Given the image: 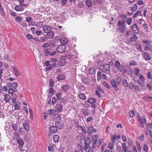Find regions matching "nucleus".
Here are the masks:
<instances>
[{
  "instance_id": "46",
  "label": "nucleus",
  "mask_w": 152,
  "mask_h": 152,
  "mask_svg": "<svg viewBox=\"0 0 152 152\" xmlns=\"http://www.w3.org/2000/svg\"><path fill=\"white\" fill-rule=\"evenodd\" d=\"M83 114L84 115H88L89 114L88 110L86 109H83Z\"/></svg>"
},
{
  "instance_id": "33",
  "label": "nucleus",
  "mask_w": 152,
  "mask_h": 152,
  "mask_svg": "<svg viewBox=\"0 0 152 152\" xmlns=\"http://www.w3.org/2000/svg\"><path fill=\"white\" fill-rule=\"evenodd\" d=\"M103 67L105 70L107 71H109L110 69V65L107 64H104L103 66Z\"/></svg>"
},
{
  "instance_id": "52",
  "label": "nucleus",
  "mask_w": 152,
  "mask_h": 152,
  "mask_svg": "<svg viewBox=\"0 0 152 152\" xmlns=\"http://www.w3.org/2000/svg\"><path fill=\"white\" fill-rule=\"evenodd\" d=\"M4 58L5 60L8 61H10V58L7 54H5L4 56Z\"/></svg>"
},
{
  "instance_id": "18",
  "label": "nucleus",
  "mask_w": 152,
  "mask_h": 152,
  "mask_svg": "<svg viewBox=\"0 0 152 152\" xmlns=\"http://www.w3.org/2000/svg\"><path fill=\"white\" fill-rule=\"evenodd\" d=\"M46 35V37L48 39H51L54 36V33L52 31L48 32Z\"/></svg>"
},
{
  "instance_id": "44",
  "label": "nucleus",
  "mask_w": 152,
  "mask_h": 152,
  "mask_svg": "<svg viewBox=\"0 0 152 152\" xmlns=\"http://www.w3.org/2000/svg\"><path fill=\"white\" fill-rule=\"evenodd\" d=\"M57 61V60L56 58H52L50 61V64H56V62Z\"/></svg>"
},
{
  "instance_id": "38",
  "label": "nucleus",
  "mask_w": 152,
  "mask_h": 152,
  "mask_svg": "<svg viewBox=\"0 0 152 152\" xmlns=\"http://www.w3.org/2000/svg\"><path fill=\"white\" fill-rule=\"evenodd\" d=\"M12 127L13 129L15 132L18 130V126L17 125L13 123L11 124Z\"/></svg>"
},
{
  "instance_id": "51",
  "label": "nucleus",
  "mask_w": 152,
  "mask_h": 152,
  "mask_svg": "<svg viewBox=\"0 0 152 152\" xmlns=\"http://www.w3.org/2000/svg\"><path fill=\"white\" fill-rule=\"evenodd\" d=\"M115 142H110L108 144V147L111 150L114 147V143Z\"/></svg>"
},
{
  "instance_id": "62",
  "label": "nucleus",
  "mask_w": 152,
  "mask_h": 152,
  "mask_svg": "<svg viewBox=\"0 0 152 152\" xmlns=\"http://www.w3.org/2000/svg\"><path fill=\"white\" fill-rule=\"evenodd\" d=\"M50 49H45L44 53L45 55L46 56H47L49 55L50 52Z\"/></svg>"
},
{
  "instance_id": "41",
  "label": "nucleus",
  "mask_w": 152,
  "mask_h": 152,
  "mask_svg": "<svg viewBox=\"0 0 152 152\" xmlns=\"http://www.w3.org/2000/svg\"><path fill=\"white\" fill-rule=\"evenodd\" d=\"M95 72V69L94 67L91 68L89 70V73L91 75H93L94 74Z\"/></svg>"
},
{
  "instance_id": "19",
  "label": "nucleus",
  "mask_w": 152,
  "mask_h": 152,
  "mask_svg": "<svg viewBox=\"0 0 152 152\" xmlns=\"http://www.w3.org/2000/svg\"><path fill=\"white\" fill-rule=\"evenodd\" d=\"M138 39V37L137 35L134 34H132L130 38V41L131 42H135L137 41Z\"/></svg>"
},
{
  "instance_id": "24",
  "label": "nucleus",
  "mask_w": 152,
  "mask_h": 152,
  "mask_svg": "<svg viewBox=\"0 0 152 152\" xmlns=\"http://www.w3.org/2000/svg\"><path fill=\"white\" fill-rule=\"evenodd\" d=\"M15 104L14 105V107L15 108V110H18L20 108V106L21 104L19 102H15Z\"/></svg>"
},
{
  "instance_id": "21",
  "label": "nucleus",
  "mask_w": 152,
  "mask_h": 152,
  "mask_svg": "<svg viewBox=\"0 0 152 152\" xmlns=\"http://www.w3.org/2000/svg\"><path fill=\"white\" fill-rule=\"evenodd\" d=\"M28 121L25 120L24 123L23 124V126L24 128L26 131H28L29 130L28 125Z\"/></svg>"
},
{
  "instance_id": "7",
  "label": "nucleus",
  "mask_w": 152,
  "mask_h": 152,
  "mask_svg": "<svg viewBox=\"0 0 152 152\" xmlns=\"http://www.w3.org/2000/svg\"><path fill=\"white\" fill-rule=\"evenodd\" d=\"M88 133L90 136H92L93 134L95 133V129L93 126L89 127L88 130Z\"/></svg>"
},
{
  "instance_id": "57",
  "label": "nucleus",
  "mask_w": 152,
  "mask_h": 152,
  "mask_svg": "<svg viewBox=\"0 0 152 152\" xmlns=\"http://www.w3.org/2000/svg\"><path fill=\"white\" fill-rule=\"evenodd\" d=\"M141 12L140 11H138L133 16V18H135L138 15H140Z\"/></svg>"
},
{
  "instance_id": "42",
  "label": "nucleus",
  "mask_w": 152,
  "mask_h": 152,
  "mask_svg": "<svg viewBox=\"0 0 152 152\" xmlns=\"http://www.w3.org/2000/svg\"><path fill=\"white\" fill-rule=\"evenodd\" d=\"M14 137L16 138V140H18V139L20 138V136L19 133L17 132H15L13 133Z\"/></svg>"
},
{
  "instance_id": "34",
  "label": "nucleus",
  "mask_w": 152,
  "mask_h": 152,
  "mask_svg": "<svg viewBox=\"0 0 152 152\" xmlns=\"http://www.w3.org/2000/svg\"><path fill=\"white\" fill-rule=\"evenodd\" d=\"M134 74L136 76H139V74L140 72V70L137 68H135L134 69Z\"/></svg>"
},
{
  "instance_id": "39",
  "label": "nucleus",
  "mask_w": 152,
  "mask_h": 152,
  "mask_svg": "<svg viewBox=\"0 0 152 152\" xmlns=\"http://www.w3.org/2000/svg\"><path fill=\"white\" fill-rule=\"evenodd\" d=\"M122 82L124 86L125 87H128V84L127 80L125 79H124L122 80Z\"/></svg>"
},
{
  "instance_id": "5",
  "label": "nucleus",
  "mask_w": 152,
  "mask_h": 152,
  "mask_svg": "<svg viewBox=\"0 0 152 152\" xmlns=\"http://www.w3.org/2000/svg\"><path fill=\"white\" fill-rule=\"evenodd\" d=\"M63 109V106L62 105L60 104H56L55 107L56 112L58 113L61 112Z\"/></svg>"
},
{
  "instance_id": "63",
  "label": "nucleus",
  "mask_w": 152,
  "mask_h": 152,
  "mask_svg": "<svg viewBox=\"0 0 152 152\" xmlns=\"http://www.w3.org/2000/svg\"><path fill=\"white\" fill-rule=\"evenodd\" d=\"M78 7L79 8H82L83 5V4L82 1L79 2L77 4Z\"/></svg>"
},
{
  "instance_id": "26",
  "label": "nucleus",
  "mask_w": 152,
  "mask_h": 152,
  "mask_svg": "<svg viewBox=\"0 0 152 152\" xmlns=\"http://www.w3.org/2000/svg\"><path fill=\"white\" fill-rule=\"evenodd\" d=\"M118 69L123 73H125L126 72V70L125 69V67L124 66H121Z\"/></svg>"
},
{
  "instance_id": "58",
  "label": "nucleus",
  "mask_w": 152,
  "mask_h": 152,
  "mask_svg": "<svg viewBox=\"0 0 152 152\" xmlns=\"http://www.w3.org/2000/svg\"><path fill=\"white\" fill-rule=\"evenodd\" d=\"M103 64L102 62L101 61H97L96 65L99 67H101L102 66Z\"/></svg>"
},
{
  "instance_id": "45",
  "label": "nucleus",
  "mask_w": 152,
  "mask_h": 152,
  "mask_svg": "<svg viewBox=\"0 0 152 152\" xmlns=\"http://www.w3.org/2000/svg\"><path fill=\"white\" fill-rule=\"evenodd\" d=\"M122 146L124 152H126L127 151V148L126 144L125 143H123L122 144Z\"/></svg>"
},
{
  "instance_id": "13",
  "label": "nucleus",
  "mask_w": 152,
  "mask_h": 152,
  "mask_svg": "<svg viewBox=\"0 0 152 152\" xmlns=\"http://www.w3.org/2000/svg\"><path fill=\"white\" fill-rule=\"evenodd\" d=\"M11 67L13 70L15 75L16 76L18 77L20 75V72L16 67L14 66H11Z\"/></svg>"
},
{
  "instance_id": "2",
  "label": "nucleus",
  "mask_w": 152,
  "mask_h": 152,
  "mask_svg": "<svg viewBox=\"0 0 152 152\" xmlns=\"http://www.w3.org/2000/svg\"><path fill=\"white\" fill-rule=\"evenodd\" d=\"M57 50L58 53H62L66 50V47L63 45H59L57 47Z\"/></svg>"
},
{
  "instance_id": "56",
  "label": "nucleus",
  "mask_w": 152,
  "mask_h": 152,
  "mask_svg": "<svg viewBox=\"0 0 152 152\" xmlns=\"http://www.w3.org/2000/svg\"><path fill=\"white\" fill-rule=\"evenodd\" d=\"M15 1H18L19 2V4L20 5H21L23 6H26V5L24 4H23V3L24 1V0H15Z\"/></svg>"
},
{
  "instance_id": "11",
  "label": "nucleus",
  "mask_w": 152,
  "mask_h": 152,
  "mask_svg": "<svg viewBox=\"0 0 152 152\" xmlns=\"http://www.w3.org/2000/svg\"><path fill=\"white\" fill-rule=\"evenodd\" d=\"M23 6L21 5H16L14 9L17 12L22 11L24 10Z\"/></svg>"
},
{
  "instance_id": "35",
  "label": "nucleus",
  "mask_w": 152,
  "mask_h": 152,
  "mask_svg": "<svg viewBox=\"0 0 152 152\" xmlns=\"http://www.w3.org/2000/svg\"><path fill=\"white\" fill-rule=\"evenodd\" d=\"M110 82L112 86L114 87L117 86L118 85H119L117 84L116 81L112 79L110 80Z\"/></svg>"
},
{
  "instance_id": "32",
  "label": "nucleus",
  "mask_w": 152,
  "mask_h": 152,
  "mask_svg": "<svg viewBox=\"0 0 152 152\" xmlns=\"http://www.w3.org/2000/svg\"><path fill=\"white\" fill-rule=\"evenodd\" d=\"M56 66V64H50L46 68V70L47 71H48L51 69L53 68L54 67Z\"/></svg>"
},
{
  "instance_id": "3",
  "label": "nucleus",
  "mask_w": 152,
  "mask_h": 152,
  "mask_svg": "<svg viewBox=\"0 0 152 152\" xmlns=\"http://www.w3.org/2000/svg\"><path fill=\"white\" fill-rule=\"evenodd\" d=\"M130 27L134 33L136 34H138L139 33L140 29L136 23L132 25Z\"/></svg>"
},
{
  "instance_id": "60",
  "label": "nucleus",
  "mask_w": 152,
  "mask_h": 152,
  "mask_svg": "<svg viewBox=\"0 0 152 152\" xmlns=\"http://www.w3.org/2000/svg\"><path fill=\"white\" fill-rule=\"evenodd\" d=\"M104 86L106 88L108 89H110V86L108 85L107 83L106 82H104L103 83Z\"/></svg>"
},
{
  "instance_id": "61",
  "label": "nucleus",
  "mask_w": 152,
  "mask_h": 152,
  "mask_svg": "<svg viewBox=\"0 0 152 152\" xmlns=\"http://www.w3.org/2000/svg\"><path fill=\"white\" fill-rule=\"evenodd\" d=\"M130 117H133L135 115V113L133 110L130 111L129 113Z\"/></svg>"
},
{
  "instance_id": "6",
  "label": "nucleus",
  "mask_w": 152,
  "mask_h": 152,
  "mask_svg": "<svg viewBox=\"0 0 152 152\" xmlns=\"http://www.w3.org/2000/svg\"><path fill=\"white\" fill-rule=\"evenodd\" d=\"M138 121H140L141 124H145L146 123L147 121L145 116H142L140 118V116L137 118Z\"/></svg>"
},
{
  "instance_id": "28",
  "label": "nucleus",
  "mask_w": 152,
  "mask_h": 152,
  "mask_svg": "<svg viewBox=\"0 0 152 152\" xmlns=\"http://www.w3.org/2000/svg\"><path fill=\"white\" fill-rule=\"evenodd\" d=\"M17 96L15 94H12L11 96V99H12V102L13 103H15L16 101V98Z\"/></svg>"
},
{
  "instance_id": "27",
  "label": "nucleus",
  "mask_w": 152,
  "mask_h": 152,
  "mask_svg": "<svg viewBox=\"0 0 152 152\" xmlns=\"http://www.w3.org/2000/svg\"><path fill=\"white\" fill-rule=\"evenodd\" d=\"M78 97L80 99L83 100H85L86 99L85 95L82 93L80 94L79 95Z\"/></svg>"
},
{
  "instance_id": "14",
  "label": "nucleus",
  "mask_w": 152,
  "mask_h": 152,
  "mask_svg": "<svg viewBox=\"0 0 152 152\" xmlns=\"http://www.w3.org/2000/svg\"><path fill=\"white\" fill-rule=\"evenodd\" d=\"M85 146L84 147V149L86 151H87V149H89V147L88 145L90 144V142L89 140H85L84 142Z\"/></svg>"
},
{
  "instance_id": "64",
  "label": "nucleus",
  "mask_w": 152,
  "mask_h": 152,
  "mask_svg": "<svg viewBox=\"0 0 152 152\" xmlns=\"http://www.w3.org/2000/svg\"><path fill=\"white\" fill-rule=\"evenodd\" d=\"M119 17L123 19H126L127 18V15L124 14H120Z\"/></svg>"
},
{
  "instance_id": "12",
  "label": "nucleus",
  "mask_w": 152,
  "mask_h": 152,
  "mask_svg": "<svg viewBox=\"0 0 152 152\" xmlns=\"http://www.w3.org/2000/svg\"><path fill=\"white\" fill-rule=\"evenodd\" d=\"M143 56L146 61L150 60L151 59V57L148 52H144Z\"/></svg>"
},
{
  "instance_id": "53",
  "label": "nucleus",
  "mask_w": 152,
  "mask_h": 152,
  "mask_svg": "<svg viewBox=\"0 0 152 152\" xmlns=\"http://www.w3.org/2000/svg\"><path fill=\"white\" fill-rule=\"evenodd\" d=\"M102 72L100 71H99L98 72L97 74V80H99L101 79V77Z\"/></svg>"
},
{
  "instance_id": "4",
  "label": "nucleus",
  "mask_w": 152,
  "mask_h": 152,
  "mask_svg": "<svg viewBox=\"0 0 152 152\" xmlns=\"http://www.w3.org/2000/svg\"><path fill=\"white\" fill-rule=\"evenodd\" d=\"M121 137L120 135L115 134L112 137H111V140L113 142H115V140H118L121 138Z\"/></svg>"
},
{
  "instance_id": "15",
  "label": "nucleus",
  "mask_w": 152,
  "mask_h": 152,
  "mask_svg": "<svg viewBox=\"0 0 152 152\" xmlns=\"http://www.w3.org/2000/svg\"><path fill=\"white\" fill-rule=\"evenodd\" d=\"M69 86L68 84H64L61 87L62 91L64 92H66L69 89Z\"/></svg>"
},
{
  "instance_id": "49",
  "label": "nucleus",
  "mask_w": 152,
  "mask_h": 152,
  "mask_svg": "<svg viewBox=\"0 0 152 152\" xmlns=\"http://www.w3.org/2000/svg\"><path fill=\"white\" fill-rule=\"evenodd\" d=\"M0 14L2 15H4V9L3 8L1 3H0Z\"/></svg>"
},
{
  "instance_id": "22",
  "label": "nucleus",
  "mask_w": 152,
  "mask_h": 152,
  "mask_svg": "<svg viewBox=\"0 0 152 152\" xmlns=\"http://www.w3.org/2000/svg\"><path fill=\"white\" fill-rule=\"evenodd\" d=\"M26 21L28 23L29 26L33 25L32 22L33 20L31 17H29L26 18Z\"/></svg>"
},
{
  "instance_id": "10",
  "label": "nucleus",
  "mask_w": 152,
  "mask_h": 152,
  "mask_svg": "<svg viewBox=\"0 0 152 152\" xmlns=\"http://www.w3.org/2000/svg\"><path fill=\"white\" fill-rule=\"evenodd\" d=\"M66 62V61L65 58L60 59L58 61V64L60 66H64Z\"/></svg>"
},
{
  "instance_id": "36",
  "label": "nucleus",
  "mask_w": 152,
  "mask_h": 152,
  "mask_svg": "<svg viewBox=\"0 0 152 152\" xmlns=\"http://www.w3.org/2000/svg\"><path fill=\"white\" fill-rule=\"evenodd\" d=\"M17 91V90H15L14 89L12 88L11 87H10L9 88L8 90V93L10 94H14L13 93L14 91L15 92H16Z\"/></svg>"
},
{
  "instance_id": "17",
  "label": "nucleus",
  "mask_w": 152,
  "mask_h": 152,
  "mask_svg": "<svg viewBox=\"0 0 152 152\" xmlns=\"http://www.w3.org/2000/svg\"><path fill=\"white\" fill-rule=\"evenodd\" d=\"M49 129L50 132L55 133L57 132V127L54 126H53L49 128Z\"/></svg>"
},
{
  "instance_id": "40",
  "label": "nucleus",
  "mask_w": 152,
  "mask_h": 152,
  "mask_svg": "<svg viewBox=\"0 0 152 152\" xmlns=\"http://www.w3.org/2000/svg\"><path fill=\"white\" fill-rule=\"evenodd\" d=\"M114 80L116 81L117 84L119 85H120L121 83V78L119 76H118Z\"/></svg>"
},
{
  "instance_id": "59",
  "label": "nucleus",
  "mask_w": 152,
  "mask_h": 152,
  "mask_svg": "<svg viewBox=\"0 0 152 152\" xmlns=\"http://www.w3.org/2000/svg\"><path fill=\"white\" fill-rule=\"evenodd\" d=\"M134 85L132 82L130 83L128 85L129 88L131 90L134 87Z\"/></svg>"
},
{
  "instance_id": "47",
  "label": "nucleus",
  "mask_w": 152,
  "mask_h": 152,
  "mask_svg": "<svg viewBox=\"0 0 152 152\" xmlns=\"http://www.w3.org/2000/svg\"><path fill=\"white\" fill-rule=\"evenodd\" d=\"M59 122V121H58L57 122L56 121L55 124L58 128L61 129L62 127V126L61 125V123Z\"/></svg>"
},
{
  "instance_id": "25",
  "label": "nucleus",
  "mask_w": 152,
  "mask_h": 152,
  "mask_svg": "<svg viewBox=\"0 0 152 152\" xmlns=\"http://www.w3.org/2000/svg\"><path fill=\"white\" fill-rule=\"evenodd\" d=\"M60 42L62 45H64L67 44L68 42L67 40L65 38H63L61 39L60 40Z\"/></svg>"
},
{
  "instance_id": "1",
  "label": "nucleus",
  "mask_w": 152,
  "mask_h": 152,
  "mask_svg": "<svg viewBox=\"0 0 152 152\" xmlns=\"http://www.w3.org/2000/svg\"><path fill=\"white\" fill-rule=\"evenodd\" d=\"M126 21V20L123 19L119 20L117 23L118 30L121 33H123L126 30V27L125 25Z\"/></svg>"
},
{
  "instance_id": "29",
  "label": "nucleus",
  "mask_w": 152,
  "mask_h": 152,
  "mask_svg": "<svg viewBox=\"0 0 152 152\" xmlns=\"http://www.w3.org/2000/svg\"><path fill=\"white\" fill-rule=\"evenodd\" d=\"M4 99L5 102H8L10 99V96L8 94H5Z\"/></svg>"
},
{
  "instance_id": "48",
  "label": "nucleus",
  "mask_w": 152,
  "mask_h": 152,
  "mask_svg": "<svg viewBox=\"0 0 152 152\" xmlns=\"http://www.w3.org/2000/svg\"><path fill=\"white\" fill-rule=\"evenodd\" d=\"M132 18H130L127 19L126 22L128 25H130L132 24Z\"/></svg>"
},
{
  "instance_id": "31",
  "label": "nucleus",
  "mask_w": 152,
  "mask_h": 152,
  "mask_svg": "<svg viewBox=\"0 0 152 152\" xmlns=\"http://www.w3.org/2000/svg\"><path fill=\"white\" fill-rule=\"evenodd\" d=\"M137 9V5L136 4H133L131 7V10L133 12L136 11Z\"/></svg>"
},
{
  "instance_id": "30",
  "label": "nucleus",
  "mask_w": 152,
  "mask_h": 152,
  "mask_svg": "<svg viewBox=\"0 0 152 152\" xmlns=\"http://www.w3.org/2000/svg\"><path fill=\"white\" fill-rule=\"evenodd\" d=\"M53 141L55 143H56L58 141L59 139V137L58 135H55L53 138Z\"/></svg>"
},
{
  "instance_id": "9",
  "label": "nucleus",
  "mask_w": 152,
  "mask_h": 152,
  "mask_svg": "<svg viewBox=\"0 0 152 152\" xmlns=\"http://www.w3.org/2000/svg\"><path fill=\"white\" fill-rule=\"evenodd\" d=\"M88 102L92 104L91 107L95 108V99L92 98H90L88 100Z\"/></svg>"
},
{
  "instance_id": "43",
  "label": "nucleus",
  "mask_w": 152,
  "mask_h": 152,
  "mask_svg": "<svg viewBox=\"0 0 152 152\" xmlns=\"http://www.w3.org/2000/svg\"><path fill=\"white\" fill-rule=\"evenodd\" d=\"M86 4L88 7H89L91 6V1L90 0H87L86 1Z\"/></svg>"
},
{
  "instance_id": "23",
  "label": "nucleus",
  "mask_w": 152,
  "mask_h": 152,
  "mask_svg": "<svg viewBox=\"0 0 152 152\" xmlns=\"http://www.w3.org/2000/svg\"><path fill=\"white\" fill-rule=\"evenodd\" d=\"M10 87L12 88L15 90H17L16 88L18 85L17 83L14 82H13L12 83H10Z\"/></svg>"
},
{
  "instance_id": "50",
  "label": "nucleus",
  "mask_w": 152,
  "mask_h": 152,
  "mask_svg": "<svg viewBox=\"0 0 152 152\" xmlns=\"http://www.w3.org/2000/svg\"><path fill=\"white\" fill-rule=\"evenodd\" d=\"M61 94L60 93H58L56 94V96L57 98V99L60 101L61 100Z\"/></svg>"
},
{
  "instance_id": "37",
  "label": "nucleus",
  "mask_w": 152,
  "mask_h": 152,
  "mask_svg": "<svg viewBox=\"0 0 152 152\" xmlns=\"http://www.w3.org/2000/svg\"><path fill=\"white\" fill-rule=\"evenodd\" d=\"M115 66L117 69H118L121 66L120 62L118 61H115Z\"/></svg>"
},
{
  "instance_id": "55",
  "label": "nucleus",
  "mask_w": 152,
  "mask_h": 152,
  "mask_svg": "<svg viewBox=\"0 0 152 152\" xmlns=\"http://www.w3.org/2000/svg\"><path fill=\"white\" fill-rule=\"evenodd\" d=\"M83 106L84 107L88 108L89 107V106L86 102H84L82 103Z\"/></svg>"
},
{
  "instance_id": "54",
  "label": "nucleus",
  "mask_w": 152,
  "mask_h": 152,
  "mask_svg": "<svg viewBox=\"0 0 152 152\" xmlns=\"http://www.w3.org/2000/svg\"><path fill=\"white\" fill-rule=\"evenodd\" d=\"M116 150L118 152H123V151L120 145L117 146Z\"/></svg>"
},
{
  "instance_id": "8",
  "label": "nucleus",
  "mask_w": 152,
  "mask_h": 152,
  "mask_svg": "<svg viewBox=\"0 0 152 152\" xmlns=\"http://www.w3.org/2000/svg\"><path fill=\"white\" fill-rule=\"evenodd\" d=\"M17 143L18 144L19 147L20 148H22L24 144V140L20 138L16 140Z\"/></svg>"
},
{
  "instance_id": "20",
  "label": "nucleus",
  "mask_w": 152,
  "mask_h": 152,
  "mask_svg": "<svg viewBox=\"0 0 152 152\" xmlns=\"http://www.w3.org/2000/svg\"><path fill=\"white\" fill-rule=\"evenodd\" d=\"M65 75L63 74H59L57 77L56 79L58 81L64 80L65 79Z\"/></svg>"
},
{
  "instance_id": "16",
  "label": "nucleus",
  "mask_w": 152,
  "mask_h": 152,
  "mask_svg": "<svg viewBox=\"0 0 152 152\" xmlns=\"http://www.w3.org/2000/svg\"><path fill=\"white\" fill-rule=\"evenodd\" d=\"M51 28L49 25L44 26L43 28V30L44 32L45 33H48L51 30Z\"/></svg>"
}]
</instances>
